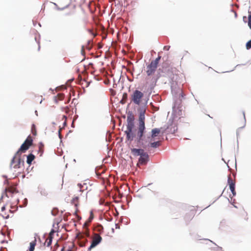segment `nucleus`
Masks as SVG:
<instances>
[{"label":"nucleus","mask_w":251,"mask_h":251,"mask_svg":"<svg viewBox=\"0 0 251 251\" xmlns=\"http://www.w3.org/2000/svg\"><path fill=\"white\" fill-rule=\"evenodd\" d=\"M131 152L134 156H140L138 160L137 166L146 165L149 160V156L147 152H145L143 149L133 148L131 149Z\"/></svg>","instance_id":"nucleus-1"},{"label":"nucleus","mask_w":251,"mask_h":251,"mask_svg":"<svg viewBox=\"0 0 251 251\" xmlns=\"http://www.w3.org/2000/svg\"><path fill=\"white\" fill-rule=\"evenodd\" d=\"M161 58V56H158L155 60H152L147 66L146 73L148 76H152L154 74Z\"/></svg>","instance_id":"nucleus-2"},{"label":"nucleus","mask_w":251,"mask_h":251,"mask_svg":"<svg viewBox=\"0 0 251 251\" xmlns=\"http://www.w3.org/2000/svg\"><path fill=\"white\" fill-rule=\"evenodd\" d=\"M143 97V93L140 91L136 90L133 91L132 94L131 95V102H132L136 105H140L142 104Z\"/></svg>","instance_id":"nucleus-3"},{"label":"nucleus","mask_w":251,"mask_h":251,"mask_svg":"<svg viewBox=\"0 0 251 251\" xmlns=\"http://www.w3.org/2000/svg\"><path fill=\"white\" fill-rule=\"evenodd\" d=\"M33 140L30 136H28L24 143L21 145L20 148L17 151V154H21L27 151L32 144Z\"/></svg>","instance_id":"nucleus-4"},{"label":"nucleus","mask_w":251,"mask_h":251,"mask_svg":"<svg viewBox=\"0 0 251 251\" xmlns=\"http://www.w3.org/2000/svg\"><path fill=\"white\" fill-rule=\"evenodd\" d=\"M21 154L20 153L17 154L16 152L11 160V165L13 166L15 169L20 168L21 165L24 164V161H22L21 159Z\"/></svg>","instance_id":"nucleus-5"},{"label":"nucleus","mask_w":251,"mask_h":251,"mask_svg":"<svg viewBox=\"0 0 251 251\" xmlns=\"http://www.w3.org/2000/svg\"><path fill=\"white\" fill-rule=\"evenodd\" d=\"M101 240L102 238L99 234H95L92 239L91 245L88 248V250H91L92 248L96 247L101 242Z\"/></svg>","instance_id":"nucleus-6"},{"label":"nucleus","mask_w":251,"mask_h":251,"mask_svg":"<svg viewBox=\"0 0 251 251\" xmlns=\"http://www.w3.org/2000/svg\"><path fill=\"white\" fill-rule=\"evenodd\" d=\"M145 130V125H138V131L137 132V139L138 142L142 140V137Z\"/></svg>","instance_id":"nucleus-7"},{"label":"nucleus","mask_w":251,"mask_h":251,"mask_svg":"<svg viewBox=\"0 0 251 251\" xmlns=\"http://www.w3.org/2000/svg\"><path fill=\"white\" fill-rule=\"evenodd\" d=\"M77 247L73 242L67 243L61 251H76Z\"/></svg>","instance_id":"nucleus-8"},{"label":"nucleus","mask_w":251,"mask_h":251,"mask_svg":"<svg viewBox=\"0 0 251 251\" xmlns=\"http://www.w3.org/2000/svg\"><path fill=\"white\" fill-rule=\"evenodd\" d=\"M235 189H223L222 195L232 199L236 195Z\"/></svg>","instance_id":"nucleus-9"},{"label":"nucleus","mask_w":251,"mask_h":251,"mask_svg":"<svg viewBox=\"0 0 251 251\" xmlns=\"http://www.w3.org/2000/svg\"><path fill=\"white\" fill-rule=\"evenodd\" d=\"M82 191L80 189L78 191V193L76 195H74V197L71 200V203L75 205V207H77L78 205L79 197L81 195Z\"/></svg>","instance_id":"nucleus-10"},{"label":"nucleus","mask_w":251,"mask_h":251,"mask_svg":"<svg viewBox=\"0 0 251 251\" xmlns=\"http://www.w3.org/2000/svg\"><path fill=\"white\" fill-rule=\"evenodd\" d=\"M132 129L133 127H127V129L125 131V133L126 135V139L130 141L133 140V138L134 137V134L132 132Z\"/></svg>","instance_id":"nucleus-11"},{"label":"nucleus","mask_w":251,"mask_h":251,"mask_svg":"<svg viewBox=\"0 0 251 251\" xmlns=\"http://www.w3.org/2000/svg\"><path fill=\"white\" fill-rule=\"evenodd\" d=\"M238 218L242 221H247L248 219V214L244 209L241 210L238 214Z\"/></svg>","instance_id":"nucleus-12"},{"label":"nucleus","mask_w":251,"mask_h":251,"mask_svg":"<svg viewBox=\"0 0 251 251\" xmlns=\"http://www.w3.org/2000/svg\"><path fill=\"white\" fill-rule=\"evenodd\" d=\"M227 185L229 186V188H235V179L234 176H231L229 175L228 176L227 179Z\"/></svg>","instance_id":"nucleus-13"},{"label":"nucleus","mask_w":251,"mask_h":251,"mask_svg":"<svg viewBox=\"0 0 251 251\" xmlns=\"http://www.w3.org/2000/svg\"><path fill=\"white\" fill-rule=\"evenodd\" d=\"M146 110L143 109L141 110L139 117V125H145V113Z\"/></svg>","instance_id":"nucleus-14"},{"label":"nucleus","mask_w":251,"mask_h":251,"mask_svg":"<svg viewBox=\"0 0 251 251\" xmlns=\"http://www.w3.org/2000/svg\"><path fill=\"white\" fill-rule=\"evenodd\" d=\"M54 230L53 229H52L51 231L50 232L48 237H47L45 241V245L47 246V247L50 246L52 242V235L54 234Z\"/></svg>","instance_id":"nucleus-15"},{"label":"nucleus","mask_w":251,"mask_h":251,"mask_svg":"<svg viewBox=\"0 0 251 251\" xmlns=\"http://www.w3.org/2000/svg\"><path fill=\"white\" fill-rule=\"evenodd\" d=\"M18 191L17 189H4V194L2 195L4 197L5 196L7 198L12 197L14 193H18Z\"/></svg>","instance_id":"nucleus-16"},{"label":"nucleus","mask_w":251,"mask_h":251,"mask_svg":"<svg viewBox=\"0 0 251 251\" xmlns=\"http://www.w3.org/2000/svg\"><path fill=\"white\" fill-rule=\"evenodd\" d=\"M92 184L91 183L90 180L87 179L82 181L81 183L78 184V186L80 188H88L92 186Z\"/></svg>","instance_id":"nucleus-17"},{"label":"nucleus","mask_w":251,"mask_h":251,"mask_svg":"<svg viewBox=\"0 0 251 251\" xmlns=\"http://www.w3.org/2000/svg\"><path fill=\"white\" fill-rule=\"evenodd\" d=\"M134 120V116L132 114H130L127 116V127H133L134 126L133 121Z\"/></svg>","instance_id":"nucleus-18"},{"label":"nucleus","mask_w":251,"mask_h":251,"mask_svg":"<svg viewBox=\"0 0 251 251\" xmlns=\"http://www.w3.org/2000/svg\"><path fill=\"white\" fill-rule=\"evenodd\" d=\"M160 133V130L159 128H153L151 130V137L154 138V137L158 136V135Z\"/></svg>","instance_id":"nucleus-19"},{"label":"nucleus","mask_w":251,"mask_h":251,"mask_svg":"<svg viewBox=\"0 0 251 251\" xmlns=\"http://www.w3.org/2000/svg\"><path fill=\"white\" fill-rule=\"evenodd\" d=\"M36 245V238L35 237L34 240L32 241L30 243L29 251H34Z\"/></svg>","instance_id":"nucleus-20"},{"label":"nucleus","mask_w":251,"mask_h":251,"mask_svg":"<svg viewBox=\"0 0 251 251\" xmlns=\"http://www.w3.org/2000/svg\"><path fill=\"white\" fill-rule=\"evenodd\" d=\"M34 158H35V156L33 154H31V153L29 154L27 156V160H26L27 163L28 164H31V162L34 159Z\"/></svg>","instance_id":"nucleus-21"},{"label":"nucleus","mask_w":251,"mask_h":251,"mask_svg":"<svg viewBox=\"0 0 251 251\" xmlns=\"http://www.w3.org/2000/svg\"><path fill=\"white\" fill-rule=\"evenodd\" d=\"M44 145L42 143H40L39 145L38 153H40V156H41L44 151Z\"/></svg>","instance_id":"nucleus-22"},{"label":"nucleus","mask_w":251,"mask_h":251,"mask_svg":"<svg viewBox=\"0 0 251 251\" xmlns=\"http://www.w3.org/2000/svg\"><path fill=\"white\" fill-rule=\"evenodd\" d=\"M100 196H101L102 197H108L110 196V191H108L107 189L103 190Z\"/></svg>","instance_id":"nucleus-23"},{"label":"nucleus","mask_w":251,"mask_h":251,"mask_svg":"<svg viewBox=\"0 0 251 251\" xmlns=\"http://www.w3.org/2000/svg\"><path fill=\"white\" fill-rule=\"evenodd\" d=\"M64 98V95L63 94H58L57 96L54 97V100L56 102H57V100H63Z\"/></svg>","instance_id":"nucleus-24"},{"label":"nucleus","mask_w":251,"mask_h":251,"mask_svg":"<svg viewBox=\"0 0 251 251\" xmlns=\"http://www.w3.org/2000/svg\"><path fill=\"white\" fill-rule=\"evenodd\" d=\"M99 203L101 205L105 204V205H107V206L109 205L108 202H105V200L103 198V197H102L101 196H100V198L99 201Z\"/></svg>","instance_id":"nucleus-25"},{"label":"nucleus","mask_w":251,"mask_h":251,"mask_svg":"<svg viewBox=\"0 0 251 251\" xmlns=\"http://www.w3.org/2000/svg\"><path fill=\"white\" fill-rule=\"evenodd\" d=\"M160 145V141L154 142L151 144V146L152 148H157Z\"/></svg>","instance_id":"nucleus-26"},{"label":"nucleus","mask_w":251,"mask_h":251,"mask_svg":"<svg viewBox=\"0 0 251 251\" xmlns=\"http://www.w3.org/2000/svg\"><path fill=\"white\" fill-rule=\"evenodd\" d=\"M31 131L33 135L35 136L37 134L35 125L33 124L31 126Z\"/></svg>","instance_id":"nucleus-27"},{"label":"nucleus","mask_w":251,"mask_h":251,"mask_svg":"<svg viewBox=\"0 0 251 251\" xmlns=\"http://www.w3.org/2000/svg\"><path fill=\"white\" fill-rule=\"evenodd\" d=\"M246 49L247 50H249L251 48V40L249 41L247 43H246Z\"/></svg>","instance_id":"nucleus-28"},{"label":"nucleus","mask_w":251,"mask_h":251,"mask_svg":"<svg viewBox=\"0 0 251 251\" xmlns=\"http://www.w3.org/2000/svg\"><path fill=\"white\" fill-rule=\"evenodd\" d=\"M127 98V94L126 93H124V94L123 95V100L122 101L126 100Z\"/></svg>","instance_id":"nucleus-29"},{"label":"nucleus","mask_w":251,"mask_h":251,"mask_svg":"<svg viewBox=\"0 0 251 251\" xmlns=\"http://www.w3.org/2000/svg\"><path fill=\"white\" fill-rule=\"evenodd\" d=\"M94 218V215L92 211L90 212V215L89 218V220L91 221Z\"/></svg>","instance_id":"nucleus-30"},{"label":"nucleus","mask_w":251,"mask_h":251,"mask_svg":"<svg viewBox=\"0 0 251 251\" xmlns=\"http://www.w3.org/2000/svg\"><path fill=\"white\" fill-rule=\"evenodd\" d=\"M170 46H165L164 47V48L163 49L164 50H168L170 49Z\"/></svg>","instance_id":"nucleus-31"},{"label":"nucleus","mask_w":251,"mask_h":251,"mask_svg":"<svg viewBox=\"0 0 251 251\" xmlns=\"http://www.w3.org/2000/svg\"><path fill=\"white\" fill-rule=\"evenodd\" d=\"M115 228L116 229H119L120 227V226L118 224H115Z\"/></svg>","instance_id":"nucleus-32"},{"label":"nucleus","mask_w":251,"mask_h":251,"mask_svg":"<svg viewBox=\"0 0 251 251\" xmlns=\"http://www.w3.org/2000/svg\"><path fill=\"white\" fill-rule=\"evenodd\" d=\"M5 209V206H3L1 207V211L2 212H3L4 211Z\"/></svg>","instance_id":"nucleus-33"},{"label":"nucleus","mask_w":251,"mask_h":251,"mask_svg":"<svg viewBox=\"0 0 251 251\" xmlns=\"http://www.w3.org/2000/svg\"><path fill=\"white\" fill-rule=\"evenodd\" d=\"M3 216L6 219L8 218L9 217V215H6V214H5L4 215H3Z\"/></svg>","instance_id":"nucleus-34"},{"label":"nucleus","mask_w":251,"mask_h":251,"mask_svg":"<svg viewBox=\"0 0 251 251\" xmlns=\"http://www.w3.org/2000/svg\"><path fill=\"white\" fill-rule=\"evenodd\" d=\"M63 118L66 119V116H65V115H64V116H63Z\"/></svg>","instance_id":"nucleus-35"},{"label":"nucleus","mask_w":251,"mask_h":251,"mask_svg":"<svg viewBox=\"0 0 251 251\" xmlns=\"http://www.w3.org/2000/svg\"><path fill=\"white\" fill-rule=\"evenodd\" d=\"M87 48L88 50H90V49H91V48H90V47H87Z\"/></svg>","instance_id":"nucleus-36"},{"label":"nucleus","mask_w":251,"mask_h":251,"mask_svg":"<svg viewBox=\"0 0 251 251\" xmlns=\"http://www.w3.org/2000/svg\"><path fill=\"white\" fill-rule=\"evenodd\" d=\"M84 50V47L83 46L82 48V50Z\"/></svg>","instance_id":"nucleus-37"},{"label":"nucleus","mask_w":251,"mask_h":251,"mask_svg":"<svg viewBox=\"0 0 251 251\" xmlns=\"http://www.w3.org/2000/svg\"><path fill=\"white\" fill-rule=\"evenodd\" d=\"M90 43V41H88V44H89Z\"/></svg>","instance_id":"nucleus-38"}]
</instances>
